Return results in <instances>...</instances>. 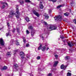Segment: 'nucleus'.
<instances>
[{"label": "nucleus", "instance_id": "13", "mask_svg": "<svg viewBox=\"0 0 76 76\" xmlns=\"http://www.w3.org/2000/svg\"><path fill=\"white\" fill-rule=\"evenodd\" d=\"M6 35L7 37L8 36L11 37V33H10V30H9L8 33H6Z\"/></svg>", "mask_w": 76, "mask_h": 76}, {"label": "nucleus", "instance_id": "23", "mask_svg": "<svg viewBox=\"0 0 76 76\" xmlns=\"http://www.w3.org/2000/svg\"><path fill=\"white\" fill-rule=\"evenodd\" d=\"M71 75H72V73H71L69 72L67 73V76H71Z\"/></svg>", "mask_w": 76, "mask_h": 76}, {"label": "nucleus", "instance_id": "35", "mask_svg": "<svg viewBox=\"0 0 76 76\" xmlns=\"http://www.w3.org/2000/svg\"><path fill=\"white\" fill-rule=\"evenodd\" d=\"M26 47H29V44L27 43L26 44Z\"/></svg>", "mask_w": 76, "mask_h": 76}, {"label": "nucleus", "instance_id": "36", "mask_svg": "<svg viewBox=\"0 0 76 76\" xmlns=\"http://www.w3.org/2000/svg\"><path fill=\"white\" fill-rule=\"evenodd\" d=\"M5 5H3V6L1 7V9H4V7H5Z\"/></svg>", "mask_w": 76, "mask_h": 76}, {"label": "nucleus", "instance_id": "28", "mask_svg": "<svg viewBox=\"0 0 76 76\" xmlns=\"http://www.w3.org/2000/svg\"><path fill=\"white\" fill-rule=\"evenodd\" d=\"M25 2L26 3H31V2L29 0H25Z\"/></svg>", "mask_w": 76, "mask_h": 76}, {"label": "nucleus", "instance_id": "9", "mask_svg": "<svg viewBox=\"0 0 76 76\" xmlns=\"http://www.w3.org/2000/svg\"><path fill=\"white\" fill-rule=\"evenodd\" d=\"M33 13L35 15L37 16L38 18L39 16V14L38 13V12H37L35 10H34L33 11Z\"/></svg>", "mask_w": 76, "mask_h": 76}, {"label": "nucleus", "instance_id": "21", "mask_svg": "<svg viewBox=\"0 0 76 76\" xmlns=\"http://www.w3.org/2000/svg\"><path fill=\"white\" fill-rule=\"evenodd\" d=\"M64 15L65 16H69V14L68 12H66L65 13H64Z\"/></svg>", "mask_w": 76, "mask_h": 76}, {"label": "nucleus", "instance_id": "51", "mask_svg": "<svg viewBox=\"0 0 76 76\" xmlns=\"http://www.w3.org/2000/svg\"><path fill=\"white\" fill-rule=\"evenodd\" d=\"M51 10H49V13H51Z\"/></svg>", "mask_w": 76, "mask_h": 76}, {"label": "nucleus", "instance_id": "54", "mask_svg": "<svg viewBox=\"0 0 76 76\" xmlns=\"http://www.w3.org/2000/svg\"><path fill=\"white\" fill-rule=\"evenodd\" d=\"M68 72H70L69 70L68 71Z\"/></svg>", "mask_w": 76, "mask_h": 76}, {"label": "nucleus", "instance_id": "7", "mask_svg": "<svg viewBox=\"0 0 76 76\" xmlns=\"http://www.w3.org/2000/svg\"><path fill=\"white\" fill-rule=\"evenodd\" d=\"M68 45H69L70 47H72L73 46H74V44L72 42H67Z\"/></svg>", "mask_w": 76, "mask_h": 76}, {"label": "nucleus", "instance_id": "58", "mask_svg": "<svg viewBox=\"0 0 76 76\" xmlns=\"http://www.w3.org/2000/svg\"><path fill=\"white\" fill-rule=\"evenodd\" d=\"M40 0H38V1H39Z\"/></svg>", "mask_w": 76, "mask_h": 76}, {"label": "nucleus", "instance_id": "38", "mask_svg": "<svg viewBox=\"0 0 76 76\" xmlns=\"http://www.w3.org/2000/svg\"><path fill=\"white\" fill-rule=\"evenodd\" d=\"M74 4V2H73V1H72V2H71V6H73V4Z\"/></svg>", "mask_w": 76, "mask_h": 76}, {"label": "nucleus", "instance_id": "24", "mask_svg": "<svg viewBox=\"0 0 76 76\" xmlns=\"http://www.w3.org/2000/svg\"><path fill=\"white\" fill-rule=\"evenodd\" d=\"M70 58L69 57V56H67L65 58V59L66 60H68L69 59V58Z\"/></svg>", "mask_w": 76, "mask_h": 76}, {"label": "nucleus", "instance_id": "4", "mask_svg": "<svg viewBox=\"0 0 76 76\" xmlns=\"http://www.w3.org/2000/svg\"><path fill=\"white\" fill-rule=\"evenodd\" d=\"M54 19L56 21H61V16L59 15L57 17H54Z\"/></svg>", "mask_w": 76, "mask_h": 76}, {"label": "nucleus", "instance_id": "14", "mask_svg": "<svg viewBox=\"0 0 76 76\" xmlns=\"http://www.w3.org/2000/svg\"><path fill=\"white\" fill-rule=\"evenodd\" d=\"M58 63V61H55L53 66L54 67H56V66H57Z\"/></svg>", "mask_w": 76, "mask_h": 76}, {"label": "nucleus", "instance_id": "39", "mask_svg": "<svg viewBox=\"0 0 76 76\" xmlns=\"http://www.w3.org/2000/svg\"><path fill=\"white\" fill-rule=\"evenodd\" d=\"M43 23L45 25H47V23L45 21Z\"/></svg>", "mask_w": 76, "mask_h": 76}, {"label": "nucleus", "instance_id": "40", "mask_svg": "<svg viewBox=\"0 0 76 76\" xmlns=\"http://www.w3.org/2000/svg\"><path fill=\"white\" fill-rule=\"evenodd\" d=\"M40 37L42 38V40H44V37L43 36H40Z\"/></svg>", "mask_w": 76, "mask_h": 76}, {"label": "nucleus", "instance_id": "45", "mask_svg": "<svg viewBox=\"0 0 76 76\" xmlns=\"http://www.w3.org/2000/svg\"><path fill=\"white\" fill-rule=\"evenodd\" d=\"M7 25L8 26V27L10 26V24H9V23H7Z\"/></svg>", "mask_w": 76, "mask_h": 76}, {"label": "nucleus", "instance_id": "53", "mask_svg": "<svg viewBox=\"0 0 76 76\" xmlns=\"http://www.w3.org/2000/svg\"><path fill=\"white\" fill-rule=\"evenodd\" d=\"M0 49H1V47H0Z\"/></svg>", "mask_w": 76, "mask_h": 76}, {"label": "nucleus", "instance_id": "43", "mask_svg": "<svg viewBox=\"0 0 76 76\" xmlns=\"http://www.w3.org/2000/svg\"><path fill=\"white\" fill-rule=\"evenodd\" d=\"M48 76H52V74L50 73H49V74H48Z\"/></svg>", "mask_w": 76, "mask_h": 76}, {"label": "nucleus", "instance_id": "3", "mask_svg": "<svg viewBox=\"0 0 76 76\" xmlns=\"http://www.w3.org/2000/svg\"><path fill=\"white\" fill-rule=\"evenodd\" d=\"M16 12L17 14V15L16 16V17L18 19L19 18V16H20V12H19V6L18 5H16Z\"/></svg>", "mask_w": 76, "mask_h": 76}, {"label": "nucleus", "instance_id": "48", "mask_svg": "<svg viewBox=\"0 0 76 76\" xmlns=\"http://www.w3.org/2000/svg\"><path fill=\"white\" fill-rule=\"evenodd\" d=\"M48 49H49V48H46V51H47V50H48Z\"/></svg>", "mask_w": 76, "mask_h": 76}, {"label": "nucleus", "instance_id": "55", "mask_svg": "<svg viewBox=\"0 0 76 76\" xmlns=\"http://www.w3.org/2000/svg\"><path fill=\"white\" fill-rule=\"evenodd\" d=\"M63 42H64V40H63Z\"/></svg>", "mask_w": 76, "mask_h": 76}, {"label": "nucleus", "instance_id": "42", "mask_svg": "<svg viewBox=\"0 0 76 76\" xmlns=\"http://www.w3.org/2000/svg\"><path fill=\"white\" fill-rule=\"evenodd\" d=\"M55 56L56 57V58H58V55L57 54H56L55 55Z\"/></svg>", "mask_w": 76, "mask_h": 76}, {"label": "nucleus", "instance_id": "44", "mask_svg": "<svg viewBox=\"0 0 76 76\" xmlns=\"http://www.w3.org/2000/svg\"><path fill=\"white\" fill-rule=\"evenodd\" d=\"M4 4H6V6H8V4H7V3H4Z\"/></svg>", "mask_w": 76, "mask_h": 76}, {"label": "nucleus", "instance_id": "8", "mask_svg": "<svg viewBox=\"0 0 76 76\" xmlns=\"http://www.w3.org/2000/svg\"><path fill=\"white\" fill-rule=\"evenodd\" d=\"M10 17H13V16L14 15H15V13H14L13 12V11H11L10 12Z\"/></svg>", "mask_w": 76, "mask_h": 76}, {"label": "nucleus", "instance_id": "2", "mask_svg": "<svg viewBox=\"0 0 76 76\" xmlns=\"http://www.w3.org/2000/svg\"><path fill=\"white\" fill-rule=\"evenodd\" d=\"M48 27H49L48 28V29L49 31H51L52 30H55L57 29V27L53 25H50L48 26Z\"/></svg>", "mask_w": 76, "mask_h": 76}, {"label": "nucleus", "instance_id": "30", "mask_svg": "<svg viewBox=\"0 0 76 76\" xmlns=\"http://www.w3.org/2000/svg\"><path fill=\"white\" fill-rule=\"evenodd\" d=\"M11 53V52H8L7 53V56H10L11 54H10V53Z\"/></svg>", "mask_w": 76, "mask_h": 76}, {"label": "nucleus", "instance_id": "32", "mask_svg": "<svg viewBox=\"0 0 76 76\" xmlns=\"http://www.w3.org/2000/svg\"><path fill=\"white\" fill-rule=\"evenodd\" d=\"M37 60H40L41 59V57L39 56L37 57Z\"/></svg>", "mask_w": 76, "mask_h": 76}, {"label": "nucleus", "instance_id": "16", "mask_svg": "<svg viewBox=\"0 0 76 76\" xmlns=\"http://www.w3.org/2000/svg\"><path fill=\"white\" fill-rule=\"evenodd\" d=\"M19 2L21 4H24V1L23 0H19Z\"/></svg>", "mask_w": 76, "mask_h": 76}, {"label": "nucleus", "instance_id": "17", "mask_svg": "<svg viewBox=\"0 0 76 76\" xmlns=\"http://www.w3.org/2000/svg\"><path fill=\"white\" fill-rule=\"evenodd\" d=\"M7 69V67L6 66H4L3 68L1 69V70H6Z\"/></svg>", "mask_w": 76, "mask_h": 76}, {"label": "nucleus", "instance_id": "34", "mask_svg": "<svg viewBox=\"0 0 76 76\" xmlns=\"http://www.w3.org/2000/svg\"><path fill=\"white\" fill-rule=\"evenodd\" d=\"M26 34H29V31L28 30H27L26 31Z\"/></svg>", "mask_w": 76, "mask_h": 76}, {"label": "nucleus", "instance_id": "41", "mask_svg": "<svg viewBox=\"0 0 76 76\" xmlns=\"http://www.w3.org/2000/svg\"><path fill=\"white\" fill-rule=\"evenodd\" d=\"M15 28H13V29L12 30V32H13V33H14V32H15Z\"/></svg>", "mask_w": 76, "mask_h": 76}, {"label": "nucleus", "instance_id": "52", "mask_svg": "<svg viewBox=\"0 0 76 76\" xmlns=\"http://www.w3.org/2000/svg\"><path fill=\"white\" fill-rule=\"evenodd\" d=\"M1 29H2V28H0V30H1Z\"/></svg>", "mask_w": 76, "mask_h": 76}, {"label": "nucleus", "instance_id": "10", "mask_svg": "<svg viewBox=\"0 0 76 76\" xmlns=\"http://www.w3.org/2000/svg\"><path fill=\"white\" fill-rule=\"evenodd\" d=\"M14 70L15 71H17L18 69L16 68V67H18V64H14Z\"/></svg>", "mask_w": 76, "mask_h": 76}, {"label": "nucleus", "instance_id": "47", "mask_svg": "<svg viewBox=\"0 0 76 76\" xmlns=\"http://www.w3.org/2000/svg\"><path fill=\"white\" fill-rule=\"evenodd\" d=\"M29 75L31 76H34L32 74H29Z\"/></svg>", "mask_w": 76, "mask_h": 76}, {"label": "nucleus", "instance_id": "20", "mask_svg": "<svg viewBox=\"0 0 76 76\" xmlns=\"http://www.w3.org/2000/svg\"><path fill=\"white\" fill-rule=\"evenodd\" d=\"M14 42V40L12 39L11 40L10 42V45H12L13 44V42Z\"/></svg>", "mask_w": 76, "mask_h": 76}, {"label": "nucleus", "instance_id": "37", "mask_svg": "<svg viewBox=\"0 0 76 76\" xmlns=\"http://www.w3.org/2000/svg\"><path fill=\"white\" fill-rule=\"evenodd\" d=\"M73 22L75 24H76V19H74L73 20Z\"/></svg>", "mask_w": 76, "mask_h": 76}, {"label": "nucleus", "instance_id": "46", "mask_svg": "<svg viewBox=\"0 0 76 76\" xmlns=\"http://www.w3.org/2000/svg\"><path fill=\"white\" fill-rule=\"evenodd\" d=\"M8 29L9 30L10 29V26H8Z\"/></svg>", "mask_w": 76, "mask_h": 76}, {"label": "nucleus", "instance_id": "33", "mask_svg": "<svg viewBox=\"0 0 76 76\" xmlns=\"http://www.w3.org/2000/svg\"><path fill=\"white\" fill-rule=\"evenodd\" d=\"M15 44L17 46L19 45H20L19 43V42H16L15 43Z\"/></svg>", "mask_w": 76, "mask_h": 76}, {"label": "nucleus", "instance_id": "19", "mask_svg": "<svg viewBox=\"0 0 76 76\" xmlns=\"http://www.w3.org/2000/svg\"><path fill=\"white\" fill-rule=\"evenodd\" d=\"M45 49H46V47H45L44 46L42 47V51H45Z\"/></svg>", "mask_w": 76, "mask_h": 76}, {"label": "nucleus", "instance_id": "49", "mask_svg": "<svg viewBox=\"0 0 76 76\" xmlns=\"http://www.w3.org/2000/svg\"><path fill=\"white\" fill-rule=\"evenodd\" d=\"M26 57L28 59H29V56H27Z\"/></svg>", "mask_w": 76, "mask_h": 76}, {"label": "nucleus", "instance_id": "56", "mask_svg": "<svg viewBox=\"0 0 76 76\" xmlns=\"http://www.w3.org/2000/svg\"><path fill=\"white\" fill-rule=\"evenodd\" d=\"M38 70H39V68L38 69Z\"/></svg>", "mask_w": 76, "mask_h": 76}, {"label": "nucleus", "instance_id": "31", "mask_svg": "<svg viewBox=\"0 0 76 76\" xmlns=\"http://www.w3.org/2000/svg\"><path fill=\"white\" fill-rule=\"evenodd\" d=\"M45 18L46 19H48L49 18V16H48V15H45Z\"/></svg>", "mask_w": 76, "mask_h": 76}, {"label": "nucleus", "instance_id": "22", "mask_svg": "<svg viewBox=\"0 0 76 76\" xmlns=\"http://www.w3.org/2000/svg\"><path fill=\"white\" fill-rule=\"evenodd\" d=\"M18 51H19V50H14V56H15V54H16V52H18Z\"/></svg>", "mask_w": 76, "mask_h": 76}, {"label": "nucleus", "instance_id": "29", "mask_svg": "<svg viewBox=\"0 0 76 76\" xmlns=\"http://www.w3.org/2000/svg\"><path fill=\"white\" fill-rule=\"evenodd\" d=\"M23 42L24 43H26V39L25 37H23Z\"/></svg>", "mask_w": 76, "mask_h": 76}, {"label": "nucleus", "instance_id": "60", "mask_svg": "<svg viewBox=\"0 0 76 76\" xmlns=\"http://www.w3.org/2000/svg\"><path fill=\"white\" fill-rule=\"evenodd\" d=\"M0 76H1V75H0Z\"/></svg>", "mask_w": 76, "mask_h": 76}, {"label": "nucleus", "instance_id": "18", "mask_svg": "<svg viewBox=\"0 0 76 76\" xmlns=\"http://www.w3.org/2000/svg\"><path fill=\"white\" fill-rule=\"evenodd\" d=\"M40 46L38 48V50H40L41 49V47H42V45L41 44H40Z\"/></svg>", "mask_w": 76, "mask_h": 76}, {"label": "nucleus", "instance_id": "6", "mask_svg": "<svg viewBox=\"0 0 76 76\" xmlns=\"http://www.w3.org/2000/svg\"><path fill=\"white\" fill-rule=\"evenodd\" d=\"M0 44L2 46L4 45V42L3 41L2 38H1L0 39Z\"/></svg>", "mask_w": 76, "mask_h": 76}, {"label": "nucleus", "instance_id": "12", "mask_svg": "<svg viewBox=\"0 0 76 76\" xmlns=\"http://www.w3.org/2000/svg\"><path fill=\"white\" fill-rule=\"evenodd\" d=\"M39 7L41 9H43L44 7V6H43V5L42 4V2H40V4H39Z\"/></svg>", "mask_w": 76, "mask_h": 76}, {"label": "nucleus", "instance_id": "5", "mask_svg": "<svg viewBox=\"0 0 76 76\" xmlns=\"http://www.w3.org/2000/svg\"><path fill=\"white\" fill-rule=\"evenodd\" d=\"M20 56L22 58H25V54L22 51H21L20 53Z\"/></svg>", "mask_w": 76, "mask_h": 76}, {"label": "nucleus", "instance_id": "15", "mask_svg": "<svg viewBox=\"0 0 76 76\" xmlns=\"http://www.w3.org/2000/svg\"><path fill=\"white\" fill-rule=\"evenodd\" d=\"M64 4H62V5H59L57 7V9H59V8H60L61 7H64Z\"/></svg>", "mask_w": 76, "mask_h": 76}, {"label": "nucleus", "instance_id": "1", "mask_svg": "<svg viewBox=\"0 0 76 76\" xmlns=\"http://www.w3.org/2000/svg\"><path fill=\"white\" fill-rule=\"evenodd\" d=\"M28 28L29 29H31V35L32 37H33L35 33V30L34 29L33 27L32 26H29L28 27Z\"/></svg>", "mask_w": 76, "mask_h": 76}, {"label": "nucleus", "instance_id": "59", "mask_svg": "<svg viewBox=\"0 0 76 76\" xmlns=\"http://www.w3.org/2000/svg\"><path fill=\"white\" fill-rule=\"evenodd\" d=\"M36 18H35V19H36Z\"/></svg>", "mask_w": 76, "mask_h": 76}, {"label": "nucleus", "instance_id": "11", "mask_svg": "<svg viewBox=\"0 0 76 76\" xmlns=\"http://www.w3.org/2000/svg\"><path fill=\"white\" fill-rule=\"evenodd\" d=\"M67 67V66H64V65L63 64H62L61 66V69H64V70L66 69Z\"/></svg>", "mask_w": 76, "mask_h": 76}, {"label": "nucleus", "instance_id": "26", "mask_svg": "<svg viewBox=\"0 0 76 76\" xmlns=\"http://www.w3.org/2000/svg\"><path fill=\"white\" fill-rule=\"evenodd\" d=\"M17 32L19 34H20V29L19 28H17Z\"/></svg>", "mask_w": 76, "mask_h": 76}, {"label": "nucleus", "instance_id": "50", "mask_svg": "<svg viewBox=\"0 0 76 76\" xmlns=\"http://www.w3.org/2000/svg\"><path fill=\"white\" fill-rule=\"evenodd\" d=\"M61 38H62V39H64V37H61Z\"/></svg>", "mask_w": 76, "mask_h": 76}, {"label": "nucleus", "instance_id": "57", "mask_svg": "<svg viewBox=\"0 0 76 76\" xmlns=\"http://www.w3.org/2000/svg\"><path fill=\"white\" fill-rule=\"evenodd\" d=\"M1 59V58H0V60Z\"/></svg>", "mask_w": 76, "mask_h": 76}, {"label": "nucleus", "instance_id": "25", "mask_svg": "<svg viewBox=\"0 0 76 76\" xmlns=\"http://www.w3.org/2000/svg\"><path fill=\"white\" fill-rule=\"evenodd\" d=\"M26 20L27 22H28L29 21V18L28 17L26 18Z\"/></svg>", "mask_w": 76, "mask_h": 76}, {"label": "nucleus", "instance_id": "27", "mask_svg": "<svg viewBox=\"0 0 76 76\" xmlns=\"http://www.w3.org/2000/svg\"><path fill=\"white\" fill-rule=\"evenodd\" d=\"M50 1H53V3H56L57 1V0H49Z\"/></svg>", "mask_w": 76, "mask_h": 76}]
</instances>
